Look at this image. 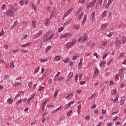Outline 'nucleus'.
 I'll return each mask as SVG.
<instances>
[{
    "mask_svg": "<svg viewBox=\"0 0 126 126\" xmlns=\"http://www.w3.org/2000/svg\"><path fill=\"white\" fill-rule=\"evenodd\" d=\"M14 11H17V8L14 6L10 7L8 11L6 12V14L7 16L12 17L15 15Z\"/></svg>",
    "mask_w": 126,
    "mask_h": 126,
    "instance_id": "1",
    "label": "nucleus"
},
{
    "mask_svg": "<svg viewBox=\"0 0 126 126\" xmlns=\"http://www.w3.org/2000/svg\"><path fill=\"white\" fill-rule=\"evenodd\" d=\"M96 0H93L91 1V2L89 3L87 5V9H89L90 7H92L95 5V3H96Z\"/></svg>",
    "mask_w": 126,
    "mask_h": 126,
    "instance_id": "2",
    "label": "nucleus"
},
{
    "mask_svg": "<svg viewBox=\"0 0 126 126\" xmlns=\"http://www.w3.org/2000/svg\"><path fill=\"white\" fill-rule=\"evenodd\" d=\"M86 37H87V35L86 34H85L83 36H81L80 38L78 39V42H80L81 41L84 43L85 42H87L88 40L87 38H86Z\"/></svg>",
    "mask_w": 126,
    "mask_h": 126,
    "instance_id": "3",
    "label": "nucleus"
},
{
    "mask_svg": "<svg viewBox=\"0 0 126 126\" xmlns=\"http://www.w3.org/2000/svg\"><path fill=\"white\" fill-rule=\"evenodd\" d=\"M73 10V8H70V9H68V11L67 12H66L65 13V14H64L63 18V19H64V18H65V17H66V16H67L68 15H69V14H70V13Z\"/></svg>",
    "mask_w": 126,
    "mask_h": 126,
    "instance_id": "4",
    "label": "nucleus"
},
{
    "mask_svg": "<svg viewBox=\"0 0 126 126\" xmlns=\"http://www.w3.org/2000/svg\"><path fill=\"white\" fill-rule=\"evenodd\" d=\"M125 69L124 68H121L119 70V76L121 77H123L125 75Z\"/></svg>",
    "mask_w": 126,
    "mask_h": 126,
    "instance_id": "5",
    "label": "nucleus"
},
{
    "mask_svg": "<svg viewBox=\"0 0 126 126\" xmlns=\"http://www.w3.org/2000/svg\"><path fill=\"white\" fill-rule=\"evenodd\" d=\"M74 103V101L69 102L67 104L64 106V109H66L67 108H69V107H70V106H71V105H72V104Z\"/></svg>",
    "mask_w": 126,
    "mask_h": 126,
    "instance_id": "6",
    "label": "nucleus"
},
{
    "mask_svg": "<svg viewBox=\"0 0 126 126\" xmlns=\"http://www.w3.org/2000/svg\"><path fill=\"white\" fill-rule=\"evenodd\" d=\"M50 34V32H48L46 34H45V35H44L43 37V42H47V41H48L49 39L48 38V36H49V34Z\"/></svg>",
    "mask_w": 126,
    "mask_h": 126,
    "instance_id": "7",
    "label": "nucleus"
},
{
    "mask_svg": "<svg viewBox=\"0 0 126 126\" xmlns=\"http://www.w3.org/2000/svg\"><path fill=\"white\" fill-rule=\"evenodd\" d=\"M42 33H43V31L42 30H40L39 31V32L34 35V38H39V37H40V35H41V34H42Z\"/></svg>",
    "mask_w": 126,
    "mask_h": 126,
    "instance_id": "8",
    "label": "nucleus"
},
{
    "mask_svg": "<svg viewBox=\"0 0 126 126\" xmlns=\"http://www.w3.org/2000/svg\"><path fill=\"white\" fill-rule=\"evenodd\" d=\"M73 96V94H72V93H70L67 95V96L65 98L67 100H68V99L70 100V99H71V98H72Z\"/></svg>",
    "mask_w": 126,
    "mask_h": 126,
    "instance_id": "9",
    "label": "nucleus"
},
{
    "mask_svg": "<svg viewBox=\"0 0 126 126\" xmlns=\"http://www.w3.org/2000/svg\"><path fill=\"white\" fill-rule=\"evenodd\" d=\"M125 101H126V96H123L121 97V101L120 102V105H123L124 103H125Z\"/></svg>",
    "mask_w": 126,
    "mask_h": 126,
    "instance_id": "10",
    "label": "nucleus"
},
{
    "mask_svg": "<svg viewBox=\"0 0 126 126\" xmlns=\"http://www.w3.org/2000/svg\"><path fill=\"white\" fill-rule=\"evenodd\" d=\"M7 102L9 104V105H11L12 103H13V100L12 99V97H10L9 98H8L7 100Z\"/></svg>",
    "mask_w": 126,
    "mask_h": 126,
    "instance_id": "11",
    "label": "nucleus"
},
{
    "mask_svg": "<svg viewBox=\"0 0 126 126\" xmlns=\"http://www.w3.org/2000/svg\"><path fill=\"white\" fill-rule=\"evenodd\" d=\"M60 38L61 39H63V38H68V33H65L64 34L61 35L60 36Z\"/></svg>",
    "mask_w": 126,
    "mask_h": 126,
    "instance_id": "12",
    "label": "nucleus"
},
{
    "mask_svg": "<svg viewBox=\"0 0 126 126\" xmlns=\"http://www.w3.org/2000/svg\"><path fill=\"white\" fill-rule=\"evenodd\" d=\"M86 20H87V15H85L84 19L82 22V25L85 23V21H86Z\"/></svg>",
    "mask_w": 126,
    "mask_h": 126,
    "instance_id": "13",
    "label": "nucleus"
},
{
    "mask_svg": "<svg viewBox=\"0 0 126 126\" xmlns=\"http://www.w3.org/2000/svg\"><path fill=\"white\" fill-rule=\"evenodd\" d=\"M73 76V73L70 72L68 75V81H69V79Z\"/></svg>",
    "mask_w": 126,
    "mask_h": 126,
    "instance_id": "14",
    "label": "nucleus"
},
{
    "mask_svg": "<svg viewBox=\"0 0 126 126\" xmlns=\"http://www.w3.org/2000/svg\"><path fill=\"white\" fill-rule=\"evenodd\" d=\"M126 42V37L124 36L123 38H121V42L122 44H125Z\"/></svg>",
    "mask_w": 126,
    "mask_h": 126,
    "instance_id": "15",
    "label": "nucleus"
},
{
    "mask_svg": "<svg viewBox=\"0 0 126 126\" xmlns=\"http://www.w3.org/2000/svg\"><path fill=\"white\" fill-rule=\"evenodd\" d=\"M72 46V44L71 43V42H68L66 43V48L67 49H69V48H70Z\"/></svg>",
    "mask_w": 126,
    "mask_h": 126,
    "instance_id": "16",
    "label": "nucleus"
},
{
    "mask_svg": "<svg viewBox=\"0 0 126 126\" xmlns=\"http://www.w3.org/2000/svg\"><path fill=\"white\" fill-rule=\"evenodd\" d=\"M121 43L122 42H121L120 40H116L115 41L116 46H121Z\"/></svg>",
    "mask_w": 126,
    "mask_h": 126,
    "instance_id": "17",
    "label": "nucleus"
},
{
    "mask_svg": "<svg viewBox=\"0 0 126 126\" xmlns=\"http://www.w3.org/2000/svg\"><path fill=\"white\" fill-rule=\"evenodd\" d=\"M61 60V57L60 56H57L55 57L54 60L55 62H59Z\"/></svg>",
    "mask_w": 126,
    "mask_h": 126,
    "instance_id": "18",
    "label": "nucleus"
},
{
    "mask_svg": "<svg viewBox=\"0 0 126 126\" xmlns=\"http://www.w3.org/2000/svg\"><path fill=\"white\" fill-rule=\"evenodd\" d=\"M48 101H49V99H47L44 102H43L41 105V107H45Z\"/></svg>",
    "mask_w": 126,
    "mask_h": 126,
    "instance_id": "19",
    "label": "nucleus"
},
{
    "mask_svg": "<svg viewBox=\"0 0 126 126\" xmlns=\"http://www.w3.org/2000/svg\"><path fill=\"white\" fill-rule=\"evenodd\" d=\"M107 26H108V24L107 23L103 24L102 25L101 29L104 30V29H106V27H107Z\"/></svg>",
    "mask_w": 126,
    "mask_h": 126,
    "instance_id": "20",
    "label": "nucleus"
},
{
    "mask_svg": "<svg viewBox=\"0 0 126 126\" xmlns=\"http://www.w3.org/2000/svg\"><path fill=\"white\" fill-rule=\"evenodd\" d=\"M116 93H117V89H114L111 90V94L116 95Z\"/></svg>",
    "mask_w": 126,
    "mask_h": 126,
    "instance_id": "21",
    "label": "nucleus"
},
{
    "mask_svg": "<svg viewBox=\"0 0 126 126\" xmlns=\"http://www.w3.org/2000/svg\"><path fill=\"white\" fill-rule=\"evenodd\" d=\"M20 85H21V83L16 82L13 85V86H14V87H16V86H20Z\"/></svg>",
    "mask_w": 126,
    "mask_h": 126,
    "instance_id": "22",
    "label": "nucleus"
},
{
    "mask_svg": "<svg viewBox=\"0 0 126 126\" xmlns=\"http://www.w3.org/2000/svg\"><path fill=\"white\" fill-rule=\"evenodd\" d=\"M32 27H33L34 28H36V26H37V24L36 23V21H33L32 22Z\"/></svg>",
    "mask_w": 126,
    "mask_h": 126,
    "instance_id": "23",
    "label": "nucleus"
},
{
    "mask_svg": "<svg viewBox=\"0 0 126 126\" xmlns=\"http://www.w3.org/2000/svg\"><path fill=\"white\" fill-rule=\"evenodd\" d=\"M59 92H60V90H57L55 91V94L54 95V98H56L57 97V96H58V94L59 93Z\"/></svg>",
    "mask_w": 126,
    "mask_h": 126,
    "instance_id": "24",
    "label": "nucleus"
},
{
    "mask_svg": "<svg viewBox=\"0 0 126 126\" xmlns=\"http://www.w3.org/2000/svg\"><path fill=\"white\" fill-rule=\"evenodd\" d=\"M63 79H64V77H60L59 78H57V80H59L60 82H61V81L63 80Z\"/></svg>",
    "mask_w": 126,
    "mask_h": 126,
    "instance_id": "25",
    "label": "nucleus"
},
{
    "mask_svg": "<svg viewBox=\"0 0 126 126\" xmlns=\"http://www.w3.org/2000/svg\"><path fill=\"white\" fill-rule=\"evenodd\" d=\"M10 67L12 69H13V68H14V63L13 62L10 63Z\"/></svg>",
    "mask_w": 126,
    "mask_h": 126,
    "instance_id": "26",
    "label": "nucleus"
},
{
    "mask_svg": "<svg viewBox=\"0 0 126 126\" xmlns=\"http://www.w3.org/2000/svg\"><path fill=\"white\" fill-rule=\"evenodd\" d=\"M82 61H83V59H81L80 63L78 64V66H80V67H81L82 66Z\"/></svg>",
    "mask_w": 126,
    "mask_h": 126,
    "instance_id": "27",
    "label": "nucleus"
},
{
    "mask_svg": "<svg viewBox=\"0 0 126 126\" xmlns=\"http://www.w3.org/2000/svg\"><path fill=\"white\" fill-rule=\"evenodd\" d=\"M96 93L94 94L91 96L89 97V100H91V99H93V98H94V97H96Z\"/></svg>",
    "mask_w": 126,
    "mask_h": 126,
    "instance_id": "28",
    "label": "nucleus"
},
{
    "mask_svg": "<svg viewBox=\"0 0 126 126\" xmlns=\"http://www.w3.org/2000/svg\"><path fill=\"white\" fill-rule=\"evenodd\" d=\"M70 61V60L69 59H67L63 61L64 63H69V62Z\"/></svg>",
    "mask_w": 126,
    "mask_h": 126,
    "instance_id": "29",
    "label": "nucleus"
},
{
    "mask_svg": "<svg viewBox=\"0 0 126 126\" xmlns=\"http://www.w3.org/2000/svg\"><path fill=\"white\" fill-rule=\"evenodd\" d=\"M35 94H33L31 95V97H30V100H32V99H33V98L35 97Z\"/></svg>",
    "mask_w": 126,
    "mask_h": 126,
    "instance_id": "30",
    "label": "nucleus"
},
{
    "mask_svg": "<svg viewBox=\"0 0 126 126\" xmlns=\"http://www.w3.org/2000/svg\"><path fill=\"white\" fill-rule=\"evenodd\" d=\"M75 42H76V39H74L71 42H70V43H71L72 45L73 46V45L75 44Z\"/></svg>",
    "mask_w": 126,
    "mask_h": 126,
    "instance_id": "31",
    "label": "nucleus"
},
{
    "mask_svg": "<svg viewBox=\"0 0 126 126\" xmlns=\"http://www.w3.org/2000/svg\"><path fill=\"white\" fill-rule=\"evenodd\" d=\"M102 46H104V47L107 46L108 45V43H107V41H103L102 42Z\"/></svg>",
    "mask_w": 126,
    "mask_h": 126,
    "instance_id": "32",
    "label": "nucleus"
},
{
    "mask_svg": "<svg viewBox=\"0 0 126 126\" xmlns=\"http://www.w3.org/2000/svg\"><path fill=\"white\" fill-rule=\"evenodd\" d=\"M63 106L61 105L60 107H59L56 110H57V111H62V110H63Z\"/></svg>",
    "mask_w": 126,
    "mask_h": 126,
    "instance_id": "33",
    "label": "nucleus"
},
{
    "mask_svg": "<svg viewBox=\"0 0 126 126\" xmlns=\"http://www.w3.org/2000/svg\"><path fill=\"white\" fill-rule=\"evenodd\" d=\"M83 16V12H81V14L78 16V18L79 19H81V18H82Z\"/></svg>",
    "mask_w": 126,
    "mask_h": 126,
    "instance_id": "34",
    "label": "nucleus"
},
{
    "mask_svg": "<svg viewBox=\"0 0 126 126\" xmlns=\"http://www.w3.org/2000/svg\"><path fill=\"white\" fill-rule=\"evenodd\" d=\"M24 93H25V91H20L18 93V95H19L20 96H21V94H24Z\"/></svg>",
    "mask_w": 126,
    "mask_h": 126,
    "instance_id": "35",
    "label": "nucleus"
},
{
    "mask_svg": "<svg viewBox=\"0 0 126 126\" xmlns=\"http://www.w3.org/2000/svg\"><path fill=\"white\" fill-rule=\"evenodd\" d=\"M51 46H49L47 47L46 48V53H48V52H49L50 51V50L51 49Z\"/></svg>",
    "mask_w": 126,
    "mask_h": 126,
    "instance_id": "36",
    "label": "nucleus"
},
{
    "mask_svg": "<svg viewBox=\"0 0 126 126\" xmlns=\"http://www.w3.org/2000/svg\"><path fill=\"white\" fill-rule=\"evenodd\" d=\"M112 62H113V59H111L109 61H108L107 62V65H110V64H111Z\"/></svg>",
    "mask_w": 126,
    "mask_h": 126,
    "instance_id": "37",
    "label": "nucleus"
},
{
    "mask_svg": "<svg viewBox=\"0 0 126 126\" xmlns=\"http://www.w3.org/2000/svg\"><path fill=\"white\" fill-rule=\"evenodd\" d=\"M39 69H40V67H37L36 68L35 71L34 72V74H35V73H37V72H38V71H39Z\"/></svg>",
    "mask_w": 126,
    "mask_h": 126,
    "instance_id": "38",
    "label": "nucleus"
},
{
    "mask_svg": "<svg viewBox=\"0 0 126 126\" xmlns=\"http://www.w3.org/2000/svg\"><path fill=\"white\" fill-rule=\"evenodd\" d=\"M104 64H106V62H104L103 61H101L99 65H100V66H101L104 65Z\"/></svg>",
    "mask_w": 126,
    "mask_h": 126,
    "instance_id": "39",
    "label": "nucleus"
},
{
    "mask_svg": "<svg viewBox=\"0 0 126 126\" xmlns=\"http://www.w3.org/2000/svg\"><path fill=\"white\" fill-rule=\"evenodd\" d=\"M28 37V35L25 34L23 35V37L22 38V40H24V39H26Z\"/></svg>",
    "mask_w": 126,
    "mask_h": 126,
    "instance_id": "40",
    "label": "nucleus"
},
{
    "mask_svg": "<svg viewBox=\"0 0 126 126\" xmlns=\"http://www.w3.org/2000/svg\"><path fill=\"white\" fill-rule=\"evenodd\" d=\"M16 52H19V48H17L13 50V53H15Z\"/></svg>",
    "mask_w": 126,
    "mask_h": 126,
    "instance_id": "41",
    "label": "nucleus"
},
{
    "mask_svg": "<svg viewBox=\"0 0 126 126\" xmlns=\"http://www.w3.org/2000/svg\"><path fill=\"white\" fill-rule=\"evenodd\" d=\"M20 103H21V99L19 100L18 101L17 103H16V106H18V105H19Z\"/></svg>",
    "mask_w": 126,
    "mask_h": 126,
    "instance_id": "42",
    "label": "nucleus"
},
{
    "mask_svg": "<svg viewBox=\"0 0 126 126\" xmlns=\"http://www.w3.org/2000/svg\"><path fill=\"white\" fill-rule=\"evenodd\" d=\"M70 22H71V20H69V21H68V22L65 23L64 24V25L65 26H66V25H67V24H69V23H70Z\"/></svg>",
    "mask_w": 126,
    "mask_h": 126,
    "instance_id": "43",
    "label": "nucleus"
},
{
    "mask_svg": "<svg viewBox=\"0 0 126 126\" xmlns=\"http://www.w3.org/2000/svg\"><path fill=\"white\" fill-rule=\"evenodd\" d=\"M54 11L52 12L51 13L50 19H53V17H54Z\"/></svg>",
    "mask_w": 126,
    "mask_h": 126,
    "instance_id": "44",
    "label": "nucleus"
},
{
    "mask_svg": "<svg viewBox=\"0 0 126 126\" xmlns=\"http://www.w3.org/2000/svg\"><path fill=\"white\" fill-rule=\"evenodd\" d=\"M6 6V5H5V4H3L1 6V9H2V10H4V9H5V7Z\"/></svg>",
    "mask_w": 126,
    "mask_h": 126,
    "instance_id": "45",
    "label": "nucleus"
},
{
    "mask_svg": "<svg viewBox=\"0 0 126 126\" xmlns=\"http://www.w3.org/2000/svg\"><path fill=\"white\" fill-rule=\"evenodd\" d=\"M9 78V76L8 75H6L5 77H4V79L5 80H6Z\"/></svg>",
    "mask_w": 126,
    "mask_h": 126,
    "instance_id": "46",
    "label": "nucleus"
},
{
    "mask_svg": "<svg viewBox=\"0 0 126 126\" xmlns=\"http://www.w3.org/2000/svg\"><path fill=\"white\" fill-rule=\"evenodd\" d=\"M72 113V110H70L68 113H67V116L68 117H69L71 115V113Z\"/></svg>",
    "mask_w": 126,
    "mask_h": 126,
    "instance_id": "47",
    "label": "nucleus"
},
{
    "mask_svg": "<svg viewBox=\"0 0 126 126\" xmlns=\"http://www.w3.org/2000/svg\"><path fill=\"white\" fill-rule=\"evenodd\" d=\"M31 44H32V42H30L25 45H26V47H29V46H30V45H31Z\"/></svg>",
    "mask_w": 126,
    "mask_h": 126,
    "instance_id": "48",
    "label": "nucleus"
},
{
    "mask_svg": "<svg viewBox=\"0 0 126 126\" xmlns=\"http://www.w3.org/2000/svg\"><path fill=\"white\" fill-rule=\"evenodd\" d=\"M119 76H120V75L119 74H116L115 76L116 79H117L118 80H119L120 79V78H119Z\"/></svg>",
    "mask_w": 126,
    "mask_h": 126,
    "instance_id": "49",
    "label": "nucleus"
},
{
    "mask_svg": "<svg viewBox=\"0 0 126 126\" xmlns=\"http://www.w3.org/2000/svg\"><path fill=\"white\" fill-rule=\"evenodd\" d=\"M53 37H54V33H52V35L49 36V37H48V40H51V39H52V38H53Z\"/></svg>",
    "mask_w": 126,
    "mask_h": 126,
    "instance_id": "50",
    "label": "nucleus"
},
{
    "mask_svg": "<svg viewBox=\"0 0 126 126\" xmlns=\"http://www.w3.org/2000/svg\"><path fill=\"white\" fill-rule=\"evenodd\" d=\"M111 3H109V2H108L107 4H106V5L105 6V8H108V7H109V6H110V5H111Z\"/></svg>",
    "mask_w": 126,
    "mask_h": 126,
    "instance_id": "51",
    "label": "nucleus"
},
{
    "mask_svg": "<svg viewBox=\"0 0 126 126\" xmlns=\"http://www.w3.org/2000/svg\"><path fill=\"white\" fill-rule=\"evenodd\" d=\"M85 119L86 120H88V121H89V120H90V116H86L85 117Z\"/></svg>",
    "mask_w": 126,
    "mask_h": 126,
    "instance_id": "52",
    "label": "nucleus"
},
{
    "mask_svg": "<svg viewBox=\"0 0 126 126\" xmlns=\"http://www.w3.org/2000/svg\"><path fill=\"white\" fill-rule=\"evenodd\" d=\"M28 86L30 88H31L32 86V82H29L28 84Z\"/></svg>",
    "mask_w": 126,
    "mask_h": 126,
    "instance_id": "53",
    "label": "nucleus"
},
{
    "mask_svg": "<svg viewBox=\"0 0 126 126\" xmlns=\"http://www.w3.org/2000/svg\"><path fill=\"white\" fill-rule=\"evenodd\" d=\"M103 17L105 16H107V11H104L103 13Z\"/></svg>",
    "mask_w": 126,
    "mask_h": 126,
    "instance_id": "54",
    "label": "nucleus"
},
{
    "mask_svg": "<svg viewBox=\"0 0 126 126\" xmlns=\"http://www.w3.org/2000/svg\"><path fill=\"white\" fill-rule=\"evenodd\" d=\"M120 24H121L122 27H123V28H125V27H126V24H124V23H121Z\"/></svg>",
    "mask_w": 126,
    "mask_h": 126,
    "instance_id": "55",
    "label": "nucleus"
},
{
    "mask_svg": "<svg viewBox=\"0 0 126 126\" xmlns=\"http://www.w3.org/2000/svg\"><path fill=\"white\" fill-rule=\"evenodd\" d=\"M19 3L21 5H23L24 4V2L23 1V0H21L20 1Z\"/></svg>",
    "mask_w": 126,
    "mask_h": 126,
    "instance_id": "56",
    "label": "nucleus"
},
{
    "mask_svg": "<svg viewBox=\"0 0 126 126\" xmlns=\"http://www.w3.org/2000/svg\"><path fill=\"white\" fill-rule=\"evenodd\" d=\"M63 30V27L60 28L58 30L59 32H62Z\"/></svg>",
    "mask_w": 126,
    "mask_h": 126,
    "instance_id": "57",
    "label": "nucleus"
},
{
    "mask_svg": "<svg viewBox=\"0 0 126 126\" xmlns=\"http://www.w3.org/2000/svg\"><path fill=\"white\" fill-rule=\"evenodd\" d=\"M74 63L72 61H71L70 63H69V64L70 65V66H71V67H72V66H73V64H74Z\"/></svg>",
    "mask_w": 126,
    "mask_h": 126,
    "instance_id": "58",
    "label": "nucleus"
},
{
    "mask_svg": "<svg viewBox=\"0 0 126 126\" xmlns=\"http://www.w3.org/2000/svg\"><path fill=\"white\" fill-rule=\"evenodd\" d=\"M43 89H44V87L41 86L40 87V88H39V89L38 90V91H42Z\"/></svg>",
    "mask_w": 126,
    "mask_h": 126,
    "instance_id": "59",
    "label": "nucleus"
},
{
    "mask_svg": "<svg viewBox=\"0 0 126 126\" xmlns=\"http://www.w3.org/2000/svg\"><path fill=\"white\" fill-rule=\"evenodd\" d=\"M98 68H96L94 72V74H96V73H98Z\"/></svg>",
    "mask_w": 126,
    "mask_h": 126,
    "instance_id": "60",
    "label": "nucleus"
},
{
    "mask_svg": "<svg viewBox=\"0 0 126 126\" xmlns=\"http://www.w3.org/2000/svg\"><path fill=\"white\" fill-rule=\"evenodd\" d=\"M114 34L113 32H110V33L108 35V37H112Z\"/></svg>",
    "mask_w": 126,
    "mask_h": 126,
    "instance_id": "61",
    "label": "nucleus"
},
{
    "mask_svg": "<svg viewBox=\"0 0 126 126\" xmlns=\"http://www.w3.org/2000/svg\"><path fill=\"white\" fill-rule=\"evenodd\" d=\"M92 22H95V17H92Z\"/></svg>",
    "mask_w": 126,
    "mask_h": 126,
    "instance_id": "62",
    "label": "nucleus"
},
{
    "mask_svg": "<svg viewBox=\"0 0 126 126\" xmlns=\"http://www.w3.org/2000/svg\"><path fill=\"white\" fill-rule=\"evenodd\" d=\"M107 53H105L103 57V60H104L106 58H107Z\"/></svg>",
    "mask_w": 126,
    "mask_h": 126,
    "instance_id": "63",
    "label": "nucleus"
},
{
    "mask_svg": "<svg viewBox=\"0 0 126 126\" xmlns=\"http://www.w3.org/2000/svg\"><path fill=\"white\" fill-rule=\"evenodd\" d=\"M74 28H75V29H76V30H78V29H79V27H78V26L75 25L74 26Z\"/></svg>",
    "mask_w": 126,
    "mask_h": 126,
    "instance_id": "64",
    "label": "nucleus"
}]
</instances>
